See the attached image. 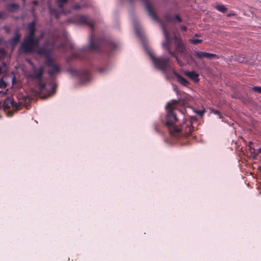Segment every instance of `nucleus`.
Segmentation results:
<instances>
[{"label": "nucleus", "instance_id": "obj_1", "mask_svg": "<svg viewBox=\"0 0 261 261\" xmlns=\"http://www.w3.org/2000/svg\"><path fill=\"white\" fill-rule=\"evenodd\" d=\"M29 35L27 36L22 43L20 50L26 53L36 52L38 55H44L46 59V64L48 67V73L49 74H53L58 73L60 71V67L58 65L50 58L49 54L56 43L54 44H45L41 49L38 48V42L40 39L43 37V34H41L40 37L34 38L35 23L32 22L28 26Z\"/></svg>", "mask_w": 261, "mask_h": 261}, {"label": "nucleus", "instance_id": "obj_2", "mask_svg": "<svg viewBox=\"0 0 261 261\" xmlns=\"http://www.w3.org/2000/svg\"><path fill=\"white\" fill-rule=\"evenodd\" d=\"M161 27L163 30V34L165 38V40L162 43V46L163 48L168 51V53L171 55L172 57L176 58V61L179 64L181 65V63L178 59L177 57L175 55V53H181L184 54L185 51V46L182 44L181 39L176 36H174L173 39L175 45V51L173 52L171 51V42L172 37L170 36L168 32L166 30V28L162 24Z\"/></svg>", "mask_w": 261, "mask_h": 261}, {"label": "nucleus", "instance_id": "obj_3", "mask_svg": "<svg viewBox=\"0 0 261 261\" xmlns=\"http://www.w3.org/2000/svg\"><path fill=\"white\" fill-rule=\"evenodd\" d=\"M177 100H173L171 102H168L166 105L167 114L166 117V123L168 126L169 132L172 134H177L180 131H183V126L182 127L176 125L177 119L175 116L174 110L175 109V105Z\"/></svg>", "mask_w": 261, "mask_h": 261}, {"label": "nucleus", "instance_id": "obj_4", "mask_svg": "<svg viewBox=\"0 0 261 261\" xmlns=\"http://www.w3.org/2000/svg\"><path fill=\"white\" fill-rule=\"evenodd\" d=\"M146 52L149 56L154 67L160 70L164 71L170 68L169 60L167 58H155L153 53L149 49H146Z\"/></svg>", "mask_w": 261, "mask_h": 261}, {"label": "nucleus", "instance_id": "obj_5", "mask_svg": "<svg viewBox=\"0 0 261 261\" xmlns=\"http://www.w3.org/2000/svg\"><path fill=\"white\" fill-rule=\"evenodd\" d=\"M28 62L32 65L33 68V72L32 73H29L27 74L28 78L30 79H36L40 80L41 79L42 75L43 72V68L40 67L39 69H36L33 63L30 61H28Z\"/></svg>", "mask_w": 261, "mask_h": 261}, {"label": "nucleus", "instance_id": "obj_6", "mask_svg": "<svg viewBox=\"0 0 261 261\" xmlns=\"http://www.w3.org/2000/svg\"><path fill=\"white\" fill-rule=\"evenodd\" d=\"M195 56L196 57L199 59H202L203 58H207V59H212L213 58H217L218 57L216 54L208 53L206 52L203 51H196L195 52Z\"/></svg>", "mask_w": 261, "mask_h": 261}, {"label": "nucleus", "instance_id": "obj_7", "mask_svg": "<svg viewBox=\"0 0 261 261\" xmlns=\"http://www.w3.org/2000/svg\"><path fill=\"white\" fill-rule=\"evenodd\" d=\"M185 74L195 83H197L199 81V74L194 71H186Z\"/></svg>", "mask_w": 261, "mask_h": 261}, {"label": "nucleus", "instance_id": "obj_8", "mask_svg": "<svg viewBox=\"0 0 261 261\" xmlns=\"http://www.w3.org/2000/svg\"><path fill=\"white\" fill-rule=\"evenodd\" d=\"M88 20V18L85 16L78 15L75 16V19L73 22L79 23H87Z\"/></svg>", "mask_w": 261, "mask_h": 261}, {"label": "nucleus", "instance_id": "obj_9", "mask_svg": "<svg viewBox=\"0 0 261 261\" xmlns=\"http://www.w3.org/2000/svg\"><path fill=\"white\" fill-rule=\"evenodd\" d=\"M174 73L177 79V81L179 83H180L181 84H182V85H184L185 86H186L189 84L188 81L186 79L181 76L180 75H179L178 74H177L176 72H174Z\"/></svg>", "mask_w": 261, "mask_h": 261}, {"label": "nucleus", "instance_id": "obj_10", "mask_svg": "<svg viewBox=\"0 0 261 261\" xmlns=\"http://www.w3.org/2000/svg\"><path fill=\"white\" fill-rule=\"evenodd\" d=\"M19 35L18 33H16L14 37L10 40V43L13 47L19 41Z\"/></svg>", "mask_w": 261, "mask_h": 261}, {"label": "nucleus", "instance_id": "obj_11", "mask_svg": "<svg viewBox=\"0 0 261 261\" xmlns=\"http://www.w3.org/2000/svg\"><path fill=\"white\" fill-rule=\"evenodd\" d=\"M146 10L148 11L149 15L154 20H157V18L155 16V15L154 14L153 11H152L150 6L149 5V4H147L146 5Z\"/></svg>", "mask_w": 261, "mask_h": 261}, {"label": "nucleus", "instance_id": "obj_12", "mask_svg": "<svg viewBox=\"0 0 261 261\" xmlns=\"http://www.w3.org/2000/svg\"><path fill=\"white\" fill-rule=\"evenodd\" d=\"M6 103L7 105H10L13 107H17V103L11 97L8 98L6 100Z\"/></svg>", "mask_w": 261, "mask_h": 261}, {"label": "nucleus", "instance_id": "obj_13", "mask_svg": "<svg viewBox=\"0 0 261 261\" xmlns=\"http://www.w3.org/2000/svg\"><path fill=\"white\" fill-rule=\"evenodd\" d=\"M216 8L219 11L225 13L227 11V8L223 5H218L216 6Z\"/></svg>", "mask_w": 261, "mask_h": 261}, {"label": "nucleus", "instance_id": "obj_14", "mask_svg": "<svg viewBox=\"0 0 261 261\" xmlns=\"http://www.w3.org/2000/svg\"><path fill=\"white\" fill-rule=\"evenodd\" d=\"M17 8H18L17 5L12 4L8 5L7 6V9L9 11H13L17 9Z\"/></svg>", "mask_w": 261, "mask_h": 261}, {"label": "nucleus", "instance_id": "obj_15", "mask_svg": "<svg viewBox=\"0 0 261 261\" xmlns=\"http://www.w3.org/2000/svg\"><path fill=\"white\" fill-rule=\"evenodd\" d=\"M39 91L37 92L38 94H41L44 92V90H45V86L41 83H39L38 84Z\"/></svg>", "mask_w": 261, "mask_h": 261}, {"label": "nucleus", "instance_id": "obj_16", "mask_svg": "<svg viewBox=\"0 0 261 261\" xmlns=\"http://www.w3.org/2000/svg\"><path fill=\"white\" fill-rule=\"evenodd\" d=\"M7 70L6 64L3 63V65L0 66V73L5 72Z\"/></svg>", "mask_w": 261, "mask_h": 261}, {"label": "nucleus", "instance_id": "obj_17", "mask_svg": "<svg viewBox=\"0 0 261 261\" xmlns=\"http://www.w3.org/2000/svg\"><path fill=\"white\" fill-rule=\"evenodd\" d=\"M193 127L191 126H188L184 132L187 134H189L191 133L193 130Z\"/></svg>", "mask_w": 261, "mask_h": 261}, {"label": "nucleus", "instance_id": "obj_18", "mask_svg": "<svg viewBox=\"0 0 261 261\" xmlns=\"http://www.w3.org/2000/svg\"><path fill=\"white\" fill-rule=\"evenodd\" d=\"M202 40L201 39H192L190 40V42L194 44H196L197 43H201Z\"/></svg>", "mask_w": 261, "mask_h": 261}, {"label": "nucleus", "instance_id": "obj_19", "mask_svg": "<svg viewBox=\"0 0 261 261\" xmlns=\"http://www.w3.org/2000/svg\"><path fill=\"white\" fill-rule=\"evenodd\" d=\"M60 7H62L63 5L66 3L67 0H57Z\"/></svg>", "mask_w": 261, "mask_h": 261}, {"label": "nucleus", "instance_id": "obj_20", "mask_svg": "<svg viewBox=\"0 0 261 261\" xmlns=\"http://www.w3.org/2000/svg\"><path fill=\"white\" fill-rule=\"evenodd\" d=\"M6 86V84L4 81V78L0 80V88H5Z\"/></svg>", "mask_w": 261, "mask_h": 261}, {"label": "nucleus", "instance_id": "obj_21", "mask_svg": "<svg viewBox=\"0 0 261 261\" xmlns=\"http://www.w3.org/2000/svg\"><path fill=\"white\" fill-rule=\"evenodd\" d=\"M252 89L254 91H256L259 93H261V87L254 86L252 88Z\"/></svg>", "mask_w": 261, "mask_h": 261}, {"label": "nucleus", "instance_id": "obj_22", "mask_svg": "<svg viewBox=\"0 0 261 261\" xmlns=\"http://www.w3.org/2000/svg\"><path fill=\"white\" fill-rule=\"evenodd\" d=\"M6 54L4 50H0V58L3 57Z\"/></svg>", "mask_w": 261, "mask_h": 261}, {"label": "nucleus", "instance_id": "obj_23", "mask_svg": "<svg viewBox=\"0 0 261 261\" xmlns=\"http://www.w3.org/2000/svg\"><path fill=\"white\" fill-rule=\"evenodd\" d=\"M213 113H214L215 114H216V115H219V118H221L220 114V112H219V111H216V110H215V111H213Z\"/></svg>", "mask_w": 261, "mask_h": 261}, {"label": "nucleus", "instance_id": "obj_24", "mask_svg": "<svg viewBox=\"0 0 261 261\" xmlns=\"http://www.w3.org/2000/svg\"><path fill=\"white\" fill-rule=\"evenodd\" d=\"M175 20H176L177 21H179V22L181 21V19H180V17L177 15L175 17Z\"/></svg>", "mask_w": 261, "mask_h": 261}, {"label": "nucleus", "instance_id": "obj_25", "mask_svg": "<svg viewBox=\"0 0 261 261\" xmlns=\"http://www.w3.org/2000/svg\"><path fill=\"white\" fill-rule=\"evenodd\" d=\"M181 29L184 31L187 30V27L186 26H182Z\"/></svg>", "mask_w": 261, "mask_h": 261}, {"label": "nucleus", "instance_id": "obj_26", "mask_svg": "<svg viewBox=\"0 0 261 261\" xmlns=\"http://www.w3.org/2000/svg\"><path fill=\"white\" fill-rule=\"evenodd\" d=\"M252 144V142H250L249 143V147L250 149H252V147H251Z\"/></svg>", "mask_w": 261, "mask_h": 261}, {"label": "nucleus", "instance_id": "obj_27", "mask_svg": "<svg viewBox=\"0 0 261 261\" xmlns=\"http://www.w3.org/2000/svg\"><path fill=\"white\" fill-rule=\"evenodd\" d=\"M80 8V6H79V5H76V6H75L74 7V9H79V8Z\"/></svg>", "mask_w": 261, "mask_h": 261}, {"label": "nucleus", "instance_id": "obj_28", "mask_svg": "<svg viewBox=\"0 0 261 261\" xmlns=\"http://www.w3.org/2000/svg\"><path fill=\"white\" fill-rule=\"evenodd\" d=\"M233 15H234V13H229V14H227V16H228V17H230V16H233Z\"/></svg>", "mask_w": 261, "mask_h": 261}, {"label": "nucleus", "instance_id": "obj_29", "mask_svg": "<svg viewBox=\"0 0 261 261\" xmlns=\"http://www.w3.org/2000/svg\"><path fill=\"white\" fill-rule=\"evenodd\" d=\"M90 47L92 49H94L95 48V47L94 46H93L92 44L91 43H90Z\"/></svg>", "mask_w": 261, "mask_h": 261}, {"label": "nucleus", "instance_id": "obj_30", "mask_svg": "<svg viewBox=\"0 0 261 261\" xmlns=\"http://www.w3.org/2000/svg\"><path fill=\"white\" fill-rule=\"evenodd\" d=\"M4 16V13L2 12H0V18H3Z\"/></svg>", "mask_w": 261, "mask_h": 261}, {"label": "nucleus", "instance_id": "obj_31", "mask_svg": "<svg viewBox=\"0 0 261 261\" xmlns=\"http://www.w3.org/2000/svg\"><path fill=\"white\" fill-rule=\"evenodd\" d=\"M135 30H136V34H137V35H140L139 33L138 32V29L137 28V27H136Z\"/></svg>", "mask_w": 261, "mask_h": 261}, {"label": "nucleus", "instance_id": "obj_32", "mask_svg": "<svg viewBox=\"0 0 261 261\" xmlns=\"http://www.w3.org/2000/svg\"><path fill=\"white\" fill-rule=\"evenodd\" d=\"M258 152H261V148L258 149Z\"/></svg>", "mask_w": 261, "mask_h": 261}, {"label": "nucleus", "instance_id": "obj_33", "mask_svg": "<svg viewBox=\"0 0 261 261\" xmlns=\"http://www.w3.org/2000/svg\"><path fill=\"white\" fill-rule=\"evenodd\" d=\"M195 36L198 37V35L197 34H195Z\"/></svg>", "mask_w": 261, "mask_h": 261}, {"label": "nucleus", "instance_id": "obj_34", "mask_svg": "<svg viewBox=\"0 0 261 261\" xmlns=\"http://www.w3.org/2000/svg\"><path fill=\"white\" fill-rule=\"evenodd\" d=\"M100 72L103 73L102 71L100 69Z\"/></svg>", "mask_w": 261, "mask_h": 261}, {"label": "nucleus", "instance_id": "obj_35", "mask_svg": "<svg viewBox=\"0 0 261 261\" xmlns=\"http://www.w3.org/2000/svg\"><path fill=\"white\" fill-rule=\"evenodd\" d=\"M44 91L47 92V90H46L45 89V90H44Z\"/></svg>", "mask_w": 261, "mask_h": 261}, {"label": "nucleus", "instance_id": "obj_36", "mask_svg": "<svg viewBox=\"0 0 261 261\" xmlns=\"http://www.w3.org/2000/svg\"><path fill=\"white\" fill-rule=\"evenodd\" d=\"M50 95H51V94L49 93L48 96H50Z\"/></svg>", "mask_w": 261, "mask_h": 261}, {"label": "nucleus", "instance_id": "obj_37", "mask_svg": "<svg viewBox=\"0 0 261 261\" xmlns=\"http://www.w3.org/2000/svg\"><path fill=\"white\" fill-rule=\"evenodd\" d=\"M260 171H261V168H260Z\"/></svg>", "mask_w": 261, "mask_h": 261}]
</instances>
